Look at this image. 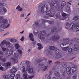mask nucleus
<instances>
[{
  "mask_svg": "<svg viewBox=\"0 0 79 79\" xmlns=\"http://www.w3.org/2000/svg\"><path fill=\"white\" fill-rule=\"evenodd\" d=\"M2 25H1V27L3 29L8 28V27H9V26H10L9 25L6 26V24H7L8 23V22H7V20L6 19H3L2 20Z\"/></svg>",
  "mask_w": 79,
  "mask_h": 79,
  "instance_id": "f03ea898",
  "label": "nucleus"
},
{
  "mask_svg": "<svg viewBox=\"0 0 79 79\" xmlns=\"http://www.w3.org/2000/svg\"><path fill=\"white\" fill-rule=\"evenodd\" d=\"M24 36H23L22 37V38L20 39V40L23 41L24 40Z\"/></svg>",
  "mask_w": 79,
  "mask_h": 79,
  "instance_id": "864d4df0",
  "label": "nucleus"
},
{
  "mask_svg": "<svg viewBox=\"0 0 79 79\" xmlns=\"http://www.w3.org/2000/svg\"><path fill=\"white\" fill-rule=\"evenodd\" d=\"M13 71L14 72V73H16V71H17V69H13Z\"/></svg>",
  "mask_w": 79,
  "mask_h": 79,
  "instance_id": "4d7b16f0",
  "label": "nucleus"
},
{
  "mask_svg": "<svg viewBox=\"0 0 79 79\" xmlns=\"http://www.w3.org/2000/svg\"><path fill=\"white\" fill-rule=\"evenodd\" d=\"M21 77V76H20V74H17L16 75V79H20Z\"/></svg>",
  "mask_w": 79,
  "mask_h": 79,
  "instance_id": "cd10ccee",
  "label": "nucleus"
},
{
  "mask_svg": "<svg viewBox=\"0 0 79 79\" xmlns=\"http://www.w3.org/2000/svg\"><path fill=\"white\" fill-rule=\"evenodd\" d=\"M78 23H72L70 26V29H74L75 28V27H76V25H77Z\"/></svg>",
  "mask_w": 79,
  "mask_h": 79,
  "instance_id": "0eeeda50",
  "label": "nucleus"
},
{
  "mask_svg": "<svg viewBox=\"0 0 79 79\" xmlns=\"http://www.w3.org/2000/svg\"><path fill=\"white\" fill-rule=\"evenodd\" d=\"M62 66H63V67H64L65 68V67H66L67 66H68V63L67 62H62L61 63Z\"/></svg>",
  "mask_w": 79,
  "mask_h": 79,
  "instance_id": "412c9836",
  "label": "nucleus"
},
{
  "mask_svg": "<svg viewBox=\"0 0 79 79\" xmlns=\"http://www.w3.org/2000/svg\"><path fill=\"white\" fill-rule=\"evenodd\" d=\"M5 66H6V67H10V66H11V62H7V63L6 64Z\"/></svg>",
  "mask_w": 79,
  "mask_h": 79,
  "instance_id": "a878e982",
  "label": "nucleus"
},
{
  "mask_svg": "<svg viewBox=\"0 0 79 79\" xmlns=\"http://www.w3.org/2000/svg\"><path fill=\"white\" fill-rule=\"evenodd\" d=\"M42 48H43V47L42 46H39L38 48V50H41V49Z\"/></svg>",
  "mask_w": 79,
  "mask_h": 79,
  "instance_id": "603ef678",
  "label": "nucleus"
},
{
  "mask_svg": "<svg viewBox=\"0 0 79 79\" xmlns=\"http://www.w3.org/2000/svg\"><path fill=\"white\" fill-rule=\"evenodd\" d=\"M61 15H60V13L59 12L57 13L56 15L54 16V18L55 19H58L59 18H60Z\"/></svg>",
  "mask_w": 79,
  "mask_h": 79,
  "instance_id": "ddd939ff",
  "label": "nucleus"
},
{
  "mask_svg": "<svg viewBox=\"0 0 79 79\" xmlns=\"http://www.w3.org/2000/svg\"><path fill=\"white\" fill-rule=\"evenodd\" d=\"M41 62V60L40 59H39L37 61V63H40V62Z\"/></svg>",
  "mask_w": 79,
  "mask_h": 79,
  "instance_id": "69168bd1",
  "label": "nucleus"
},
{
  "mask_svg": "<svg viewBox=\"0 0 79 79\" xmlns=\"http://www.w3.org/2000/svg\"><path fill=\"white\" fill-rule=\"evenodd\" d=\"M10 61L12 62L13 63H18L19 61V60L15 59V58H13L10 59Z\"/></svg>",
  "mask_w": 79,
  "mask_h": 79,
  "instance_id": "1a4fd4ad",
  "label": "nucleus"
},
{
  "mask_svg": "<svg viewBox=\"0 0 79 79\" xmlns=\"http://www.w3.org/2000/svg\"><path fill=\"white\" fill-rule=\"evenodd\" d=\"M73 19L74 21H77V20L79 19V16H77L74 17L73 18Z\"/></svg>",
  "mask_w": 79,
  "mask_h": 79,
  "instance_id": "5701e85b",
  "label": "nucleus"
},
{
  "mask_svg": "<svg viewBox=\"0 0 79 79\" xmlns=\"http://www.w3.org/2000/svg\"><path fill=\"white\" fill-rule=\"evenodd\" d=\"M26 71H27L28 73L29 74H31V73H32L33 72V69H26Z\"/></svg>",
  "mask_w": 79,
  "mask_h": 79,
  "instance_id": "4468645a",
  "label": "nucleus"
},
{
  "mask_svg": "<svg viewBox=\"0 0 79 79\" xmlns=\"http://www.w3.org/2000/svg\"><path fill=\"white\" fill-rule=\"evenodd\" d=\"M18 10L19 11H22V10H23V8H22L21 7H20V8L18 9Z\"/></svg>",
  "mask_w": 79,
  "mask_h": 79,
  "instance_id": "37998d69",
  "label": "nucleus"
},
{
  "mask_svg": "<svg viewBox=\"0 0 79 79\" xmlns=\"http://www.w3.org/2000/svg\"><path fill=\"white\" fill-rule=\"evenodd\" d=\"M67 45H68V46L66 47H64L62 48L63 50H64V51H67L69 49V44H67Z\"/></svg>",
  "mask_w": 79,
  "mask_h": 79,
  "instance_id": "6ab92c4d",
  "label": "nucleus"
},
{
  "mask_svg": "<svg viewBox=\"0 0 79 79\" xmlns=\"http://www.w3.org/2000/svg\"><path fill=\"white\" fill-rule=\"evenodd\" d=\"M6 44V46L10 45H11V43H10V42H8L7 41V43Z\"/></svg>",
  "mask_w": 79,
  "mask_h": 79,
  "instance_id": "09e8293b",
  "label": "nucleus"
},
{
  "mask_svg": "<svg viewBox=\"0 0 79 79\" xmlns=\"http://www.w3.org/2000/svg\"><path fill=\"white\" fill-rule=\"evenodd\" d=\"M37 45L38 46V47H40L41 46H42V45H41V44L40 43L37 44Z\"/></svg>",
  "mask_w": 79,
  "mask_h": 79,
  "instance_id": "0e129e2a",
  "label": "nucleus"
},
{
  "mask_svg": "<svg viewBox=\"0 0 79 79\" xmlns=\"http://www.w3.org/2000/svg\"><path fill=\"white\" fill-rule=\"evenodd\" d=\"M10 73H15V72H14V71H13V69H12L10 71Z\"/></svg>",
  "mask_w": 79,
  "mask_h": 79,
  "instance_id": "5fc2aeb1",
  "label": "nucleus"
},
{
  "mask_svg": "<svg viewBox=\"0 0 79 79\" xmlns=\"http://www.w3.org/2000/svg\"><path fill=\"white\" fill-rule=\"evenodd\" d=\"M74 51V48H69L68 51V53L69 54H70L71 53Z\"/></svg>",
  "mask_w": 79,
  "mask_h": 79,
  "instance_id": "dca6fc26",
  "label": "nucleus"
},
{
  "mask_svg": "<svg viewBox=\"0 0 79 79\" xmlns=\"http://www.w3.org/2000/svg\"><path fill=\"white\" fill-rule=\"evenodd\" d=\"M48 4H45L41 7V11L42 13H44L48 11Z\"/></svg>",
  "mask_w": 79,
  "mask_h": 79,
  "instance_id": "7ed1b4c3",
  "label": "nucleus"
},
{
  "mask_svg": "<svg viewBox=\"0 0 79 79\" xmlns=\"http://www.w3.org/2000/svg\"><path fill=\"white\" fill-rule=\"evenodd\" d=\"M76 43L77 45L79 44V38H76L75 39Z\"/></svg>",
  "mask_w": 79,
  "mask_h": 79,
  "instance_id": "c756f323",
  "label": "nucleus"
},
{
  "mask_svg": "<svg viewBox=\"0 0 79 79\" xmlns=\"http://www.w3.org/2000/svg\"><path fill=\"white\" fill-rule=\"evenodd\" d=\"M20 16L21 17H24V14H21Z\"/></svg>",
  "mask_w": 79,
  "mask_h": 79,
  "instance_id": "680f3d73",
  "label": "nucleus"
},
{
  "mask_svg": "<svg viewBox=\"0 0 79 79\" xmlns=\"http://www.w3.org/2000/svg\"><path fill=\"white\" fill-rule=\"evenodd\" d=\"M54 75L56 77H58V76H60V73L58 72L55 71L54 72Z\"/></svg>",
  "mask_w": 79,
  "mask_h": 79,
  "instance_id": "4be33fe9",
  "label": "nucleus"
},
{
  "mask_svg": "<svg viewBox=\"0 0 79 79\" xmlns=\"http://www.w3.org/2000/svg\"><path fill=\"white\" fill-rule=\"evenodd\" d=\"M31 68V66H30V65L28 64L27 65V66L26 68V69H30Z\"/></svg>",
  "mask_w": 79,
  "mask_h": 79,
  "instance_id": "c03bdc74",
  "label": "nucleus"
},
{
  "mask_svg": "<svg viewBox=\"0 0 79 79\" xmlns=\"http://www.w3.org/2000/svg\"><path fill=\"white\" fill-rule=\"evenodd\" d=\"M20 8V6L19 5H18L17 7H16V9H19Z\"/></svg>",
  "mask_w": 79,
  "mask_h": 79,
  "instance_id": "774afa93",
  "label": "nucleus"
},
{
  "mask_svg": "<svg viewBox=\"0 0 79 79\" xmlns=\"http://www.w3.org/2000/svg\"><path fill=\"white\" fill-rule=\"evenodd\" d=\"M47 66H45L43 69V71H46V70H47Z\"/></svg>",
  "mask_w": 79,
  "mask_h": 79,
  "instance_id": "de8ad7c7",
  "label": "nucleus"
},
{
  "mask_svg": "<svg viewBox=\"0 0 79 79\" xmlns=\"http://www.w3.org/2000/svg\"><path fill=\"white\" fill-rule=\"evenodd\" d=\"M62 16L64 17H65V19H66V18H67L68 17V15H67L65 13H63V14L62 15Z\"/></svg>",
  "mask_w": 79,
  "mask_h": 79,
  "instance_id": "c9c22d12",
  "label": "nucleus"
},
{
  "mask_svg": "<svg viewBox=\"0 0 79 79\" xmlns=\"http://www.w3.org/2000/svg\"><path fill=\"white\" fill-rule=\"evenodd\" d=\"M71 73H73L75 72V71H76L77 69V67H75V68H71Z\"/></svg>",
  "mask_w": 79,
  "mask_h": 79,
  "instance_id": "a211bd4d",
  "label": "nucleus"
},
{
  "mask_svg": "<svg viewBox=\"0 0 79 79\" xmlns=\"http://www.w3.org/2000/svg\"><path fill=\"white\" fill-rule=\"evenodd\" d=\"M3 11H4V13H6V11H7V10L6 9V8H5V7H3Z\"/></svg>",
  "mask_w": 79,
  "mask_h": 79,
  "instance_id": "a18cd8bd",
  "label": "nucleus"
},
{
  "mask_svg": "<svg viewBox=\"0 0 79 79\" xmlns=\"http://www.w3.org/2000/svg\"><path fill=\"white\" fill-rule=\"evenodd\" d=\"M3 18H4V17L3 16H0V20H2Z\"/></svg>",
  "mask_w": 79,
  "mask_h": 79,
  "instance_id": "13d9d810",
  "label": "nucleus"
},
{
  "mask_svg": "<svg viewBox=\"0 0 79 79\" xmlns=\"http://www.w3.org/2000/svg\"><path fill=\"white\" fill-rule=\"evenodd\" d=\"M22 71L23 74V76L24 79H28V77H27V73L26 72L25 67L23 66L22 69Z\"/></svg>",
  "mask_w": 79,
  "mask_h": 79,
  "instance_id": "20e7f679",
  "label": "nucleus"
},
{
  "mask_svg": "<svg viewBox=\"0 0 79 79\" xmlns=\"http://www.w3.org/2000/svg\"><path fill=\"white\" fill-rule=\"evenodd\" d=\"M47 23H48L49 24H55L54 21H49V20H48Z\"/></svg>",
  "mask_w": 79,
  "mask_h": 79,
  "instance_id": "bb28decb",
  "label": "nucleus"
},
{
  "mask_svg": "<svg viewBox=\"0 0 79 79\" xmlns=\"http://www.w3.org/2000/svg\"><path fill=\"white\" fill-rule=\"evenodd\" d=\"M64 44L63 43L61 45H60V47H64Z\"/></svg>",
  "mask_w": 79,
  "mask_h": 79,
  "instance_id": "bf43d9fd",
  "label": "nucleus"
},
{
  "mask_svg": "<svg viewBox=\"0 0 79 79\" xmlns=\"http://www.w3.org/2000/svg\"><path fill=\"white\" fill-rule=\"evenodd\" d=\"M17 50H18V52H19V53L20 54H21V53H22V51H21L20 49H18Z\"/></svg>",
  "mask_w": 79,
  "mask_h": 79,
  "instance_id": "3c124183",
  "label": "nucleus"
},
{
  "mask_svg": "<svg viewBox=\"0 0 79 79\" xmlns=\"http://www.w3.org/2000/svg\"><path fill=\"white\" fill-rule=\"evenodd\" d=\"M43 17L44 18H48V16H47L46 15H44L43 16Z\"/></svg>",
  "mask_w": 79,
  "mask_h": 79,
  "instance_id": "338daca9",
  "label": "nucleus"
},
{
  "mask_svg": "<svg viewBox=\"0 0 79 79\" xmlns=\"http://www.w3.org/2000/svg\"><path fill=\"white\" fill-rule=\"evenodd\" d=\"M74 50L75 51H77L79 49V46L77 44H75L74 45Z\"/></svg>",
  "mask_w": 79,
  "mask_h": 79,
  "instance_id": "2eb2a0df",
  "label": "nucleus"
},
{
  "mask_svg": "<svg viewBox=\"0 0 79 79\" xmlns=\"http://www.w3.org/2000/svg\"><path fill=\"white\" fill-rule=\"evenodd\" d=\"M14 56L15 58H18V56H19V54L17 53H15L14 55Z\"/></svg>",
  "mask_w": 79,
  "mask_h": 79,
  "instance_id": "2f4dec72",
  "label": "nucleus"
},
{
  "mask_svg": "<svg viewBox=\"0 0 79 79\" xmlns=\"http://www.w3.org/2000/svg\"><path fill=\"white\" fill-rule=\"evenodd\" d=\"M1 48H2V50L3 51V52H5V50H6V48H4L3 47V46H2V47H1Z\"/></svg>",
  "mask_w": 79,
  "mask_h": 79,
  "instance_id": "ea45409f",
  "label": "nucleus"
},
{
  "mask_svg": "<svg viewBox=\"0 0 79 79\" xmlns=\"http://www.w3.org/2000/svg\"><path fill=\"white\" fill-rule=\"evenodd\" d=\"M7 43V41L5 40H3L2 41L1 43H0V46L1 47H2L3 46V45H6Z\"/></svg>",
  "mask_w": 79,
  "mask_h": 79,
  "instance_id": "9d476101",
  "label": "nucleus"
},
{
  "mask_svg": "<svg viewBox=\"0 0 79 79\" xmlns=\"http://www.w3.org/2000/svg\"><path fill=\"white\" fill-rule=\"evenodd\" d=\"M73 79H76V78H77V75H74L73 77Z\"/></svg>",
  "mask_w": 79,
  "mask_h": 79,
  "instance_id": "49530a36",
  "label": "nucleus"
},
{
  "mask_svg": "<svg viewBox=\"0 0 79 79\" xmlns=\"http://www.w3.org/2000/svg\"><path fill=\"white\" fill-rule=\"evenodd\" d=\"M50 50H54L55 48V47L54 46H50L49 47Z\"/></svg>",
  "mask_w": 79,
  "mask_h": 79,
  "instance_id": "473e14b6",
  "label": "nucleus"
},
{
  "mask_svg": "<svg viewBox=\"0 0 79 79\" xmlns=\"http://www.w3.org/2000/svg\"><path fill=\"white\" fill-rule=\"evenodd\" d=\"M60 37L59 35H56L52 36V39L53 40L56 41V40H58L60 39Z\"/></svg>",
  "mask_w": 79,
  "mask_h": 79,
  "instance_id": "423d86ee",
  "label": "nucleus"
},
{
  "mask_svg": "<svg viewBox=\"0 0 79 79\" xmlns=\"http://www.w3.org/2000/svg\"><path fill=\"white\" fill-rule=\"evenodd\" d=\"M7 52L10 55L13 53V51L12 50H9Z\"/></svg>",
  "mask_w": 79,
  "mask_h": 79,
  "instance_id": "7c9ffc66",
  "label": "nucleus"
},
{
  "mask_svg": "<svg viewBox=\"0 0 79 79\" xmlns=\"http://www.w3.org/2000/svg\"><path fill=\"white\" fill-rule=\"evenodd\" d=\"M10 42H14V39H10Z\"/></svg>",
  "mask_w": 79,
  "mask_h": 79,
  "instance_id": "e2e57ef3",
  "label": "nucleus"
},
{
  "mask_svg": "<svg viewBox=\"0 0 79 79\" xmlns=\"http://www.w3.org/2000/svg\"><path fill=\"white\" fill-rule=\"evenodd\" d=\"M26 64H27V65L28 64H30V63L28 61H26Z\"/></svg>",
  "mask_w": 79,
  "mask_h": 79,
  "instance_id": "6e6d98bb",
  "label": "nucleus"
},
{
  "mask_svg": "<svg viewBox=\"0 0 79 79\" xmlns=\"http://www.w3.org/2000/svg\"><path fill=\"white\" fill-rule=\"evenodd\" d=\"M15 45L16 49H18V48H19L20 47V46L18 44H16Z\"/></svg>",
  "mask_w": 79,
  "mask_h": 79,
  "instance_id": "72a5a7b5",
  "label": "nucleus"
},
{
  "mask_svg": "<svg viewBox=\"0 0 79 79\" xmlns=\"http://www.w3.org/2000/svg\"><path fill=\"white\" fill-rule=\"evenodd\" d=\"M0 60L2 62H5L6 61V58L3 56H0Z\"/></svg>",
  "mask_w": 79,
  "mask_h": 79,
  "instance_id": "f8f14e48",
  "label": "nucleus"
},
{
  "mask_svg": "<svg viewBox=\"0 0 79 79\" xmlns=\"http://www.w3.org/2000/svg\"><path fill=\"white\" fill-rule=\"evenodd\" d=\"M51 4L53 5L54 6H56V7H57V10H59L60 8V5L58 4V3H57L56 2H52Z\"/></svg>",
  "mask_w": 79,
  "mask_h": 79,
  "instance_id": "39448f33",
  "label": "nucleus"
},
{
  "mask_svg": "<svg viewBox=\"0 0 79 79\" xmlns=\"http://www.w3.org/2000/svg\"><path fill=\"white\" fill-rule=\"evenodd\" d=\"M0 55H3V52L1 51H0Z\"/></svg>",
  "mask_w": 79,
  "mask_h": 79,
  "instance_id": "052dcab7",
  "label": "nucleus"
},
{
  "mask_svg": "<svg viewBox=\"0 0 79 79\" xmlns=\"http://www.w3.org/2000/svg\"><path fill=\"white\" fill-rule=\"evenodd\" d=\"M42 23H47L48 21V20H44V19H42L41 20Z\"/></svg>",
  "mask_w": 79,
  "mask_h": 79,
  "instance_id": "4c0bfd02",
  "label": "nucleus"
},
{
  "mask_svg": "<svg viewBox=\"0 0 79 79\" xmlns=\"http://www.w3.org/2000/svg\"><path fill=\"white\" fill-rule=\"evenodd\" d=\"M15 74L12 73L10 75V78H14V77H15Z\"/></svg>",
  "mask_w": 79,
  "mask_h": 79,
  "instance_id": "e433bc0d",
  "label": "nucleus"
},
{
  "mask_svg": "<svg viewBox=\"0 0 79 79\" xmlns=\"http://www.w3.org/2000/svg\"><path fill=\"white\" fill-rule=\"evenodd\" d=\"M45 34H46V31L45 30L40 31V33L39 35V38L40 39L44 40L45 38Z\"/></svg>",
  "mask_w": 79,
  "mask_h": 79,
  "instance_id": "f257e3e1",
  "label": "nucleus"
},
{
  "mask_svg": "<svg viewBox=\"0 0 79 79\" xmlns=\"http://www.w3.org/2000/svg\"><path fill=\"white\" fill-rule=\"evenodd\" d=\"M61 56H62L60 54H59L56 56V58H57V59H58V58H61Z\"/></svg>",
  "mask_w": 79,
  "mask_h": 79,
  "instance_id": "f704fd0d",
  "label": "nucleus"
},
{
  "mask_svg": "<svg viewBox=\"0 0 79 79\" xmlns=\"http://www.w3.org/2000/svg\"><path fill=\"white\" fill-rule=\"evenodd\" d=\"M56 14V12L53 11L52 12V13L49 15V17H53V16H54Z\"/></svg>",
  "mask_w": 79,
  "mask_h": 79,
  "instance_id": "aec40b11",
  "label": "nucleus"
},
{
  "mask_svg": "<svg viewBox=\"0 0 79 79\" xmlns=\"http://www.w3.org/2000/svg\"><path fill=\"white\" fill-rule=\"evenodd\" d=\"M35 72H33V75L31 76H29L28 77L29 79H32V78H33L34 76H35Z\"/></svg>",
  "mask_w": 79,
  "mask_h": 79,
  "instance_id": "393cba45",
  "label": "nucleus"
},
{
  "mask_svg": "<svg viewBox=\"0 0 79 79\" xmlns=\"http://www.w3.org/2000/svg\"><path fill=\"white\" fill-rule=\"evenodd\" d=\"M29 38L30 40L31 41H34V35L32 33H29Z\"/></svg>",
  "mask_w": 79,
  "mask_h": 79,
  "instance_id": "9b49d317",
  "label": "nucleus"
},
{
  "mask_svg": "<svg viewBox=\"0 0 79 79\" xmlns=\"http://www.w3.org/2000/svg\"><path fill=\"white\" fill-rule=\"evenodd\" d=\"M50 13H51V11L49 10L47 12H46V15H50Z\"/></svg>",
  "mask_w": 79,
  "mask_h": 79,
  "instance_id": "79ce46f5",
  "label": "nucleus"
},
{
  "mask_svg": "<svg viewBox=\"0 0 79 79\" xmlns=\"http://www.w3.org/2000/svg\"><path fill=\"white\" fill-rule=\"evenodd\" d=\"M66 4V2L64 1H63L60 6L61 8H63L65 6Z\"/></svg>",
  "mask_w": 79,
  "mask_h": 79,
  "instance_id": "f3484780",
  "label": "nucleus"
},
{
  "mask_svg": "<svg viewBox=\"0 0 79 79\" xmlns=\"http://www.w3.org/2000/svg\"><path fill=\"white\" fill-rule=\"evenodd\" d=\"M35 24L37 26H38L39 25V23L38 22H36L35 23Z\"/></svg>",
  "mask_w": 79,
  "mask_h": 79,
  "instance_id": "8fccbe9b",
  "label": "nucleus"
},
{
  "mask_svg": "<svg viewBox=\"0 0 79 79\" xmlns=\"http://www.w3.org/2000/svg\"><path fill=\"white\" fill-rule=\"evenodd\" d=\"M65 25L66 26V27H67L68 28V27H69L70 26V24L69 23V22H67L66 23Z\"/></svg>",
  "mask_w": 79,
  "mask_h": 79,
  "instance_id": "c85d7f7f",
  "label": "nucleus"
},
{
  "mask_svg": "<svg viewBox=\"0 0 79 79\" xmlns=\"http://www.w3.org/2000/svg\"><path fill=\"white\" fill-rule=\"evenodd\" d=\"M10 55L9 54V53H8V51L7 52V53L6 54V57H9V56H10Z\"/></svg>",
  "mask_w": 79,
  "mask_h": 79,
  "instance_id": "a19ab883",
  "label": "nucleus"
},
{
  "mask_svg": "<svg viewBox=\"0 0 79 79\" xmlns=\"http://www.w3.org/2000/svg\"><path fill=\"white\" fill-rule=\"evenodd\" d=\"M56 28L54 27L52 29L51 31V32L52 33H53V32H56Z\"/></svg>",
  "mask_w": 79,
  "mask_h": 79,
  "instance_id": "b1692460",
  "label": "nucleus"
},
{
  "mask_svg": "<svg viewBox=\"0 0 79 79\" xmlns=\"http://www.w3.org/2000/svg\"><path fill=\"white\" fill-rule=\"evenodd\" d=\"M75 28H76V29H79V25L78 24L77 25H76V27H75Z\"/></svg>",
  "mask_w": 79,
  "mask_h": 79,
  "instance_id": "58836bf2",
  "label": "nucleus"
},
{
  "mask_svg": "<svg viewBox=\"0 0 79 79\" xmlns=\"http://www.w3.org/2000/svg\"><path fill=\"white\" fill-rule=\"evenodd\" d=\"M71 68L70 67H68L66 68V73L68 75H69L70 73H71Z\"/></svg>",
  "mask_w": 79,
  "mask_h": 79,
  "instance_id": "6e6552de",
  "label": "nucleus"
}]
</instances>
